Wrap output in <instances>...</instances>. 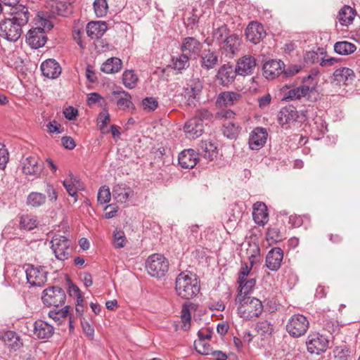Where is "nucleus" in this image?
Listing matches in <instances>:
<instances>
[{"label": "nucleus", "instance_id": "nucleus-1", "mask_svg": "<svg viewBox=\"0 0 360 360\" xmlns=\"http://www.w3.org/2000/svg\"><path fill=\"white\" fill-rule=\"evenodd\" d=\"M27 7L18 5L13 8L11 17L0 22V36L9 41H16L22 35V27L30 19Z\"/></svg>", "mask_w": 360, "mask_h": 360}, {"label": "nucleus", "instance_id": "nucleus-2", "mask_svg": "<svg viewBox=\"0 0 360 360\" xmlns=\"http://www.w3.org/2000/svg\"><path fill=\"white\" fill-rule=\"evenodd\" d=\"M175 290L181 298L192 299L200 292V281L195 274L190 271H183L176 278Z\"/></svg>", "mask_w": 360, "mask_h": 360}, {"label": "nucleus", "instance_id": "nucleus-3", "mask_svg": "<svg viewBox=\"0 0 360 360\" xmlns=\"http://www.w3.org/2000/svg\"><path fill=\"white\" fill-rule=\"evenodd\" d=\"M238 315L246 321L257 319L262 314V302L257 297L235 299Z\"/></svg>", "mask_w": 360, "mask_h": 360}, {"label": "nucleus", "instance_id": "nucleus-4", "mask_svg": "<svg viewBox=\"0 0 360 360\" xmlns=\"http://www.w3.org/2000/svg\"><path fill=\"white\" fill-rule=\"evenodd\" d=\"M316 82L311 75L304 79V84L293 88L288 91L285 98L287 100H296L306 98L307 100L314 102L318 100L319 94L316 89Z\"/></svg>", "mask_w": 360, "mask_h": 360}, {"label": "nucleus", "instance_id": "nucleus-5", "mask_svg": "<svg viewBox=\"0 0 360 360\" xmlns=\"http://www.w3.org/2000/svg\"><path fill=\"white\" fill-rule=\"evenodd\" d=\"M169 263L162 255L154 254L150 255L146 262V269L152 276L161 277L168 271Z\"/></svg>", "mask_w": 360, "mask_h": 360}, {"label": "nucleus", "instance_id": "nucleus-6", "mask_svg": "<svg viewBox=\"0 0 360 360\" xmlns=\"http://www.w3.org/2000/svg\"><path fill=\"white\" fill-rule=\"evenodd\" d=\"M51 249L59 260L67 259L72 253L71 241L65 236L55 235L51 241Z\"/></svg>", "mask_w": 360, "mask_h": 360}, {"label": "nucleus", "instance_id": "nucleus-7", "mask_svg": "<svg viewBox=\"0 0 360 360\" xmlns=\"http://www.w3.org/2000/svg\"><path fill=\"white\" fill-rule=\"evenodd\" d=\"M309 326L307 319L302 314H295L288 321L286 330L288 333L295 338L304 335Z\"/></svg>", "mask_w": 360, "mask_h": 360}, {"label": "nucleus", "instance_id": "nucleus-8", "mask_svg": "<svg viewBox=\"0 0 360 360\" xmlns=\"http://www.w3.org/2000/svg\"><path fill=\"white\" fill-rule=\"evenodd\" d=\"M27 282L34 287H41L47 281L48 271L45 266L30 264L25 269Z\"/></svg>", "mask_w": 360, "mask_h": 360}, {"label": "nucleus", "instance_id": "nucleus-9", "mask_svg": "<svg viewBox=\"0 0 360 360\" xmlns=\"http://www.w3.org/2000/svg\"><path fill=\"white\" fill-rule=\"evenodd\" d=\"M41 299L45 305L58 307L65 304L66 295L62 288L52 287L44 290Z\"/></svg>", "mask_w": 360, "mask_h": 360}, {"label": "nucleus", "instance_id": "nucleus-10", "mask_svg": "<svg viewBox=\"0 0 360 360\" xmlns=\"http://www.w3.org/2000/svg\"><path fill=\"white\" fill-rule=\"evenodd\" d=\"M328 342L326 337L317 333L310 334L306 343L309 353L320 354L326 351Z\"/></svg>", "mask_w": 360, "mask_h": 360}, {"label": "nucleus", "instance_id": "nucleus-11", "mask_svg": "<svg viewBox=\"0 0 360 360\" xmlns=\"http://www.w3.org/2000/svg\"><path fill=\"white\" fill-rule=\"evenodd\" d=\"M202 89V82L198 79H193L189 81L184 87L183 93L188 105H195V102L199 98Z\"/></svg>", "mask_w": 360, "mask_h": 360}, {"label": "nucleus", "instance_id": "nucleus-12", "mask_svg": "<svg viewBox=\"0 0 360 360\" xmlns=\"http://www.w3.org/2000/svg\"><path fill=\"white\" fill-rule=\"evenodd\" d=\"M22 172L25 175L38 177L43 171V165L39 157L30 155L22 161Z\"/></svg>", "mask_w": 360, "mask_h": 360}, {"label": "nucleus", "instance_id": "nucleus-13", "mask_svg": "<svg viewBox=\"0 0 360 360\" xmlns=\"http://www.w3.org/2000/svg\"><path fill=\"white\" fill-rule=\"evenodd\" d=\"M112 197L118 203L127 204L134 196V191L126 184L120 183L112 188Z\"/></svg>", "mask_w": 360, "mask_h": 360}, {"label": "nucleus", "instance_id": "nucleus-14", "mask_svg": "<svg viewBox=\"0 0 360 360\" xmlns=\"http://www.w3.org/2000/svg\"><path fill=\"white\" fill-rule=\"evenodd\" d=\"M268 133L265 128L256 127L249 136L248 145L251 150H258L263 148L266 142Z\"/></svg>", "mask_w": 360, "mask_h": 360}, {"label": "nucleus", "instance_id": "nucleus-15", "mask_svg": "<svg viewBox=\"0 0 360 360\" xmlns=\"http://www.w3.org/2000/svg\"><path fill=\"white\" fill-rule=\"evenodd\" d=\"M26 41L32 49L42 47L46 41L44 29L35 27L30 30L26 36Z\"/></svg>", "mask_w": 360, "mask_h": 360}, {"label": "nucleus", "instance_id": "nucleus-16", "mask_svg": "<svg viewBox=\"0 0 360 360\" xmlns=\"http://www.w3.org/2000/svg\"><path fill=\"white\" fill-rule=\"evenodd\" d=\"M202 49V44L195 38L188 37L183 39L181 51L190 58H196Z\"/></svg>", "mask_w": 360, "mask_h": 360}, {"label": "nucleus", "instance_id": "nucleus-17", "mask_svg": "<svg viewBox=\"0 0 360 360\" xmlns=\"http://www.w3.org/2000/svg\"><path fill=\"white\" fill-rule=\"evenodd\" d=\"M298 112L293 105L283 108L278 114V122L283 128H288L290 124L297 122Z\"/></svg>", "mask_w": 360, "mask_h": 360}, {"label": "nucleus", "instance_id": "nucleus-18", "mask_svg": "<svg viewBox=\"0 0 360 360\" xmlns=\"http://www.w3.org/2000/svg\"><path fill=\"white\" fill-rule=\"evenodd\" d=\"M266 35L264 27L257 22H251L245 30L246 38L253 44L259 43Z\"/></svg>", "mask_w": 360, "mask_h": 360}, {"label": "nucleus", "instance_id": "nucleus-19", "mask_svg": "<svg viewBox=\"0 0 360 360\" xmlns=\"http://www.w3.org/2000/svg\"><path fill=\"white\" fill-rule=\"evenodd\" d=\"M284 66L280 60H269L263 65V75L268 79H273L283 72Z\"/></svg>", "mask_w": 360, "mask_h": 360}, {"label": "nucleus", "instance_id": "nucleus-20", "mask_svg": "<svg viewBox=\"0 0 360 360\" xmlns=\"http://www.w3.org/2000/svg\"><path fill=\"white\" fill-rule=\"evenodd\" d=\"M63 185L68 193L75 198V202L77 201V191L83 190L84 186L80 179L74 176L72 173L69 174L68 178L63 181Z\"/></svg>", "mask_w": 360, "mask_h": 360}, {"label": "nucleus", "instance_id": "nucleus-21", "mask_svg": "<svg viewBox=\"0 0 360 360\" xmlns=\"http://www.w3.org/2000/svg\"><path fill=\"white\" fill-rule=\"evenodd\" d=\"M196 351L202 355L212 354L215 360H226L227 355L221 351H212L207 341L198 340L195 341Z\"/></svg>", "mask_w": 360, "mask_h": 360}, {"label": "nucleus", "instance_id": "nucleus-22", "mask_svg": "<svg viewBox=\"0 0 360 360\" xmlns=\"http://www.w3.org/2000/svg\"><path fill=\"white\" fill-rule=\"evenodd\" d=\"M203 124L198 117H193L185 123L184 131L188 139H195L203 133Z\"/></svg>", "mask_w": 360, "mask_h": 360}, {"label": "nucleus", "instance_id": "nucleus-23", "mask_svg": "<svg viewBox=\"0 0 360 360\" xmlns=\"http://www.w3.org/2000/svg\"><path fill=\"white\" fill-rule=\"evenodd\" d=\"M198 160V154L193 149L184 150L179 155V164L184 169L193 168Z\"/></svg>", "mask_w": 360, "mask_h": 360}, {"label": "nucleus", "instance_id": "nucleus-24", "mask_svg": "<svg viewBox=\"0 0 360 360\" xmlns=\"http://www.w3.org/2000/svg\"><path fill=\"white\" fill-rule=\"evenodd\" d=\"M283 258V250L280 248L271 249L266 257V266L271 271H276L281 266Z\"/></svg>", "mask_w": 360, "mask_h": 360}, {"label": "nucleus", "instance_id": "nucleus-25", "mask_svg": "<svg viewBox=\"0 0 360 360\" xmlns=\"http://www.w3.org/2000/svg\"><path fill=\"white\" fill-rule=\"evenodd\" d=\"M256 67V61L252 56H245L238 60L236 71L238 75H251Z\"/></svg>", "mask_w": 360, "mask_h": 360}, {"label": "nucleus", "instance_id": "nucleus-26", "mask_svg": "<svg viewBox=\"0 0 360 360\" xmlns=\"http://www.w3.org/2000/svg\"><path fill=\"white\" fill-rule=\"evenodd\" d=\"M237 73L236 68L224 64L219 69L217 77L222 85L226 86L234 81Z\"/></svg>", "mask_w": 360, "mask_h": 360}, {"label": "nucleus", "instance_id": "nucleus-27", "mask_svg": "<svg viewBox=\"0 0 360 360\" xmlns=\"http://www.w3.org/2000/svg\"><path fill=\"white\" fill-rule=\"evenodd\" d=\"M112 96V100L116 102L120 110H126L133 107L131 96L127 91L124 90L113 91Z\"/></svg>", "mask_w": 360, "mask_h": 360}, {"label": "nucleus", "instance_id": "nucleus-28", "mask_svg": "<svg viewBox=\"0 0 360 360\" xmlns=\"http://www.w3.org/2000/svg\"><path fill=\"white\" fill-rule=\"evenodd\" d=\"M42 74L47 78H57L61 73V68L54 59H48L41 65Z\"/></svg>", "mask_w": 360, "mask_h": 360}, {"label": "nucleus", "instance_id": "nucleus-29", "mask_svg": "<svg viewBox=\"0 0 360 360\" xmlns=\"http://www.w3.org/2000/svg\"><path fill=\"white\" fill-rule=\"evenodd\" d=\"M252 217L255 222L264 226L269 220V213L266 205L262 202H257L253 205Z\"/></svg>", "mask_w": 360, "mask_h": 360}, {"label": "nucleus", "instance_id": "nucleus-30", "mask_svg": "<svg viewBox=\"0 0 360 360\" xmlns=\"http://www.w3.org/2000/svg\"><path fill=\"white\" fill-rule=\"evenodd\" d=\"M238 284V292L235 299H242L252 297L250 294L253 292L256 280L255 278H249L248 279L237 281Z\"/></svg>", "mask_w": 360, "mask_h": 360}, {"label": "nucleus", "instance_id": "nucleus-31", "mask_svg": "<svg viewBox=\"0 0 360 360\" xmlns=\"http://www.w3.org/2000/svg\"><path fill=\"white\" fill-rule=\"evenodd\" d=\"M48 6L51 13L53 15L67 17L72 13V8L70 3L51 1Z\"/></svg>", "mask_w": 360, "mask_h": 360}, {"label": "nucleus", "instance_id": "nucleus-32", "mask_svg": "<svg viewBox=\"0 0 360 360\" xmlns=\"http://www.w3.org/2000/svg\"><path fill=\"white\" fill-rule=\"evenodd\" d=\"M354 78V72L349 68H341L335 70L333 72V79L338 84L347 85L351 83Z\"/></svg>", "mask_w": 360, "mask_h": 360}, {"label": "nucleus", "instance_id": "nucleus-33", "mask_svg": "<svg viewBox=\"0 0 360 360\" xmlns=\"http://www.w3.org/2000/svg\"><path fill=\"white\" fill-rule=\"evenodd\" d=\"M53 327L44 321L38 320L34 323V334L38 338H49L53 334Z\"/></svg>", "mask_w": 360, "mask_h": 360}, {"label": "nucleus", "instance_id": "nucleus-34", "mask_svg": "<svg viewBox=\"0 0 360 360\" xmlns=\"http://www.w3.org/2000/svg\"><path fill=\"white\" fill-rule=\"evenodd\" d=\"M107 30V25L103 21L90 22L86 25V33L91 39L101 37Z\"/></svg>", "mask_w": 360, "mask_h": 360}, {"label": "nucleus", "instance_id": "nucleus-35", "mask_svg": "<svg viewBox=\"0 0 360 360\" xmlns=\"http://www.w3.org/2000/svg\"><path fill=\"white\" fill-rule=\"evenodd\" d=\"M240 43L241 40L238 35L236 34H230L226 38V40L224 42L223 49L230 57H232L238 51Z\"/></svg>", "mask_w": 360, "mask_h": 360}, {"label": "nucleus", "instance_id": "nucleus-36", "mask_svg": "<svg viewBox=\"0 0 360 360\" xmlns=\"http://www.w3.org/2000/svg\"><path fill=\"white\" fill-rule=\"evenodd\" d=\"M218 63V56L215 51L205 50L200 57V64L202 68L206 70H210L215 67Z\"/></svg>", "mask_w": 360, "mask_h": 360}, {"label": "nucleus", "instance_id": "nucleus-37", "mask_svg": "<svg viewBox=\"0 0 360 360\" xmlns=\"http://www.w3.org/2000/svg\"><path fill=\"white\" fill-rule=\"evenodd\" d=\"M216 145L211 141H202L200 145V151L204 158L212 161L217 157V150Z\"/></svg>", "mask_w": 360, "mask_h": 360}, {"label": "nucleus", "instance_id": "nucleus-38", "mask_svg": "<svg viewBox=\"0 0 360 360\" xmlns=\"http://www.w3.org/2000/svg\"><path fill=\"white\" fill-rule=\"evenodd\" d=\"M122 66V60L117 58L112 57L108 58L104 62L101 68L102 72L106 74H113L118 72Z\"/></svg>", "mask_w": 360, "mask_h": 360}, {"label": "nucleus", "instance_id": "nucleus-39", "mask_svg": "<svg viewBox=\"0 0 360 360\" xmlns=\"http://www.w3.org/2000/svg\"><path fill=\"white\" fill-rule=\"evenodd\" d=\"M2 340L9 348L17 350L21 347L22 342L19 335L13 331H7L2 336Z\"/></svg>", "mask_w": 360, "mask_h": 360}, {"label": "nucleus", "instance_id": "nucleus-40", "mask_svg": "<svg viewBox=\"0 0 360 360\" xmlns=\"http://www.w3.org/2000/svg\"><path fill=\"white\" fill-rule=\"evenodd\" d=\"M241 98V95L233 91H225L219 94L217 98V103L219 105L231 106L238 102Z\"/></svg>", "mask_w": 360, "mask_h": 360}, {"label": "nucleus", "instance_id": "nucleus-41", "mask_svg": "<svg viewBox=\"0 0 360 360\" xmlns=\"http://www.w3.org/2000/svg\"><path fill=\"white\" fill-rule=\"evenodd\" d=\"M356 50V45L347 41H338L334 44V51L339 55L347 56L353 53Z\"/></svg>", "mask_w": 360, "mask_h": 360}, {"label": "nucleus", "instance_id": "nucleus-42", "mask_svg": "<svg viewBox=\"0 0 360 360\" xmlns=\"http://www.w3.org/2000/svg\"><path fill=\"white\" fill-rule=\"evenodd\" d=\"M355 11L349 6H345L339 12L338 20L341 25H348L354 20Z\"/></svg>", "mask_w": 360, "mask_h": 360}, {"label": "nucleus", "instance_id": "nucleus-43", "mask_svg": "<svg viewBox=\"0 0 360 360\" xmlns=\"http://www.w3.org/2000/svg\"><path fill=\"white\" fill-rule=\"evenodd\" d=\"M190 58L186 53H182L181 54L173 57L172 58V67L174 70L181 72L183 70L188 68L190 65L189 60Z\"/></svg>", "mask_w": 360, "mask_h": 360}, {"label": "nucleus", "instance_id": "nucleus-44", "mask_svg": "<svg viewBox=\"0 0 360 360\" xmlns=\"http://www.w3.org/2000/svg\"><path fill=\"white\" fill-rule=\"evenodd\" d=\"M69 307L65 306L60 309H53L49 312V316L58 324L63 323L70 315L68 311Z\"/></svg>", "mask_w": 360, "mask_h": 360}, {"label": "nucleus", "instance_id": "nucleus-45", "mask_svg": "<svg viewBox=\"0 0 360 360\" xmlns=\"http://www.w3.org/2000/svg\"><path fill=\"white\" fill-rule=\"evenodd\" d=\"M46 197L44 194L39 192H32L27 198V204L34 207H38L44 205Z\"/></svg>", "mask_w": 360, "mask_h": 360}, {"label": "nucleus", "instance_id": "nucleus-46", "mask_svg": "<svg viewBox=\"0 0 360 360\" xmlns=\"http://www.w3.org/2000/svg\"><path fill=\"white\" fill-rule=\"evenodd\" d=\"M106 105V103L104 104V108L98 114L97 119V125L103 134L108 132L105 129L110 121V116Z\"/></svg>", "mask_w": 360, "mask_h": 360}, {"label": "nucleus", "instance_id": "nucleus-47", "mask_svg": "<svg viewBox=\"0 0 360 360\" xmlns=\"http://www.w3.org/2000/svg\"><path fill=\"white\" fill-rule=\"evenodd\" d=\"M38 225V221L34 216L25 214L20 217V229L31 231L36 228Z\"/></svg>", "mask_w": 360, "mask_h": 360}, {"label": "nucleus", "instance_id": "nucleus-48", "mask_svg": "<svg viewBox=\"0 0 360 360\" xmlns=\"http://www.w3.org/2000/svg\"><path fill=\"white\" fill-rule=\"evenodd\" d=\"M256 330L264 338L270 337L274 330V326L268 321H262L257 323Z\"/></svg>", "mask_w": 360, "mask_h": 360}, {"label": "nucleus", "instance_id": "nucleus-49", "mask_svg": "<svg viewBox=\"0 0 360 360\" xmlns=\"http://www.w3.org/2000/svg\"><path fill=\"white\" fill-rule=\"evenodd\" d=\"M333 356L339 360L354 358L353 351L346 345L336 347L333 350Z\"/></svg>", "mask_w": 360, "mask_h": 360}, {"label": "nucleus", "instance_id": "nucleus-50", "mask_svg": "<svg viewBox=\"0 0 360 360\" xmlns=\"http://www.w3.org/2000/svg\"><path fill=\"white\" fill-rule=\"evenodd\" d=\"M229 32L227 26L226 25H222L213 31V41H215L219 44L224 43L226 38L230 35L229 34Z\"/></svg>", "mask_w": 360, "mask_h": 360}, {"label": "nucleus", "instance_id": "nucleus-51", "mask_svg": "<svg viewBox=\"0 0 360 360\" xmlns=\"http://www.w3.org/2000/svg\"><path fill=\"white\" fill-rule=\"evenodd\" d=\"M138 77L132 70H126L122 75L124 85L128 89H133L136 85Z\"/></svg>", "mask_w": 360, "mask_h": 360}, {"label": "nucleus", "instance_id": "nucleus-52", "mask_svg": "<svg viewBox=\"0 0 360 360\" xmlns=\"http://www.w3.org/2000/svg\"><path fill=\"white\" fill-rule=\"evenodd\" d=\"M94 9L97 17L105 16L108 11V5L106 0H95L94 2Z\"/></svg>", "mask_w": 360, "mask_h": 360}, {"label": "nucleus", "instance_id": "nucleus-53", "mask_svg": "<svg viewBox=\"0 0 360 360\" xmlns=\"http://www.w3.org/2000/svg\"><path fill=\"white\" fill-rule=\"evenodd\" d=\"M126 236L124 231L115 229L113 232V245L117 249L122 248L126 244Z\"/></svg>", "mask_w": 360, "mask_h": 360}, {"label": "nucleus", "instance_id": "nucleus-54", "mask_svg": "<svg viewBox=\"0 0 360 360\" xmlns=\"http://www.w3.org/2000/svg\"><path fill=\"white\" fill-rule=\"evenodd\" d=\"M325 55L323 50H319V52L314 51H307L304 55V60L307 63H319L322 56Z\"/></svg>", "mask_w": 360, "mask_h": 360}, {"label": "nucleus", "instance_id": "nucleus-55", "mask_svg": "<svg viewBox=\"0 0 360 360\" xmlns=\"http://www.w3.org/2000/svg\"><path fill=\"white\" fill-rule=\"evenodd\" d=\"M111 193L110 188L107 186H101L98 192L97 200L98 202L101 204H106L110 201Z\"/></svg>", "mask_w": 360, "mask_h": 360}, {"label": "nucleus", "instance_id": "nucleus-56", "mask_svg": "<svg viewBox=\"0 0 360 360\" xmlns=\"http://www.w3.org/2000/svg\"><path fill=\"white\" fill-rule=\"evenodd\" d=\"M142 105L146 110L154 111L158 107V102L154 97H146L143 99Z\"/></svg>", "mask_w": 360, "mask_h": 360}, {"label": "nucleus", "instance_id": "nucleus-57", "mask_svg": "<svg viewBox=\"0 0 360 360\" xmlns=\"http://www.w3.org/2000/svg\"><path fill=\"white\" fill-rule=\"evenodd\" d=\"M238 129V125L231 122L228 123L224 127V134L229 139H233L237 135Z\"/></svg>", "mask_w": 360, "mask_h": 360}, {"label": "nucleus", "instance_id": "nucleus-58", "mask_svg": "<svg viewBox=\"0 0 360 360\" xmlns=\"http://www.w3.org/2000/svg\"><path fill=\"white\" fill-rule=\"evenodd\" d=\"M96 103H100L101 106H104L106 103L103 98L98 93L94 92L88 94L87 96V104L89 106H91Z\"/></svg>", "mask_w": 360, "mask_h": 360}, {"label": "nucleus", "instance_id": "nucleus-59", "mask_svg": "<svg viewBox=\"0 0 360 360\" xmlns=\"http://www.w3.org/2000/svg\"><path fill=\"white\" fill-rule=\"evenodd\" d=\"M181 318L184 324V327L186 329L188 328L191 317L189 307L185 304L183 305L181 309Z\"/></svg>", "mask_w": 360, "mask_h": 360}, {"label": "nucleus", "instance_id": "nucleus-60", "mask_svg": "<svg viewBox=\"0 0 360 360\" xmlns=\"http://www.w3.org/2000/svg\"><path fill=\"white\" fill-rule=\"evenodd\" d=\"M9 160V153L4 144L0 143V169H4Z\"/></svg>", "mask_w": 360, "mask_h": 360}, {"label": "nucleus", "instance_id": "nucleus-61", "mask_svg": "<svg viewBox=\"0 0 360 360\" xmlns=\"http://www.w3.org/2000/svg\"><path fill=\"white\" fill-rule=\"evenodd\" d=\"M267 240L271 243H276L281 240L280 232L277 229L271 228L269 229L266 233Z\"/></svg>", "mask_w": 360, "mask_h": 360}, {"label": "nucleus", "instance_id": "nucleus-62", "mask_svg": "<svg viewBox=\"0 0 360 360\" xmlns=\"http://www.w3.org/2000/svg\"><path fill=\"white\" fill-rule=\"evenodd\" d=\"M194 117H198V120L202 123L204 120H210L212 117V113L207 109L201 108L197 111Z\"/></svg>", "mask_w": 360, "mask_h": 360}, {"label": "nucleus", "instance_id": "nucleus-63", "mask_svg": "<svg viewBox=\"0 0 360 360\" xmlns=\"http://www.w3.org/2000/svg\"><path fill=\"white\" fill-rule=\"evenodd\" d=\"M213 334V330L210 327L202 328L198 330V340H209L211 339Z\"/></svg>", "mask_w": 360, "mask_h": 360}, {"label": "nucleus", "instance_id": "nucleus-64", "mask_svg": "<svg viewBox=\"0 0 360 360\" xmlns=\"http://www.w3.org/2000/svg\"><path fill=\"white\" fill-rule=\"evenodd\" d=\"M104 216L106 219H111L114 217L118 211V207L115 204H110L105 207Z\"/></svg>", "mask_w": 360, "mask_h": 360}]
</instances>
